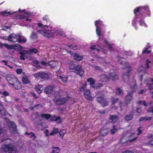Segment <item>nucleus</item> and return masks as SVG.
<instances>
[{
  "label": "nucleus",
  "instance_id": "1",
  "mask_svg": "<svg viewBox=\"0 0 153 153\" xmlns=\"http://www.w3.org/2000/svg\"><path fill=\"white\" fill-rule=\"evenodd\" d=\"M38 27L37 28L38 32L40 34L46 37L50 38L53 37L55 34L59 36H65V33L62 31H56L55 32L53 30L51 31L44 30L43 28L44 27H48V25H43L41 23L37 24Z\"/></svg>",
  "mask_w": 153,
  "mask_h": 153
},
{
  "label": "nucleus",
  "instance_id": "2",
  "mask_svg": "<svg viewBox=\"0 0 153 153\" xmlns=\"http://www.w3.org/2000/svg\"><path fill=\"white\" fill-rule=\"evenodd\" d=\"M1 152H8V153H18L16 149L11 144H5L1 148Z\"/></svg>",
  "mask_w": 153,
  "mask_h": 153
},
{
  "label": "nucleus",
  "instance_id": "3",
  "mask_svg": "<svg viewBox=\"0 0 153 153\" xmlns=\"http://www.w3.org/2000/svg\"><path fill=\"white\" fill-rule=\"evenodd\" d=\"M38 50L35 48H33L29 50V51H22L19 52L20 54V59L21 60H25V58L27 57L30 53H36Z\"/></svg>",
  "mask_w": 153,
  "mask_h": 153
},
{
  "label": "nucleus",
  "instance_id": "4",
  "mask_svg": "<svg viewBox=\"0 0 153 153\" xmlns=\"http://www.w3.org/2000/svg\"><path fill=\"white\" fill-rule=\"evenodd\" d=\"M69 99L68 97L59 96H57L54 99V101L58 105H62L65 104Z\"/></svg>",
  "mask_w": 153,
  "mask_h": 153
},
{
  "label": "nucleus",
  "instance_id": "5",
  "mask_svg": "<svg viewBox=\"0 0 153 153\" xmlns=\"http://www.w3.org/2000/svg\"><path fill=\"white\" fill-rule=\"evenodd\" d=\"M100 78L102 81L106 82L108 81L109 79H111L114 80H116L118 79V76L115 72H113L110 73L109 76L104 74L100 76Z\"/></svg>",
  "mask_w": 153,
  "mask_h": 153
},
{
  "label": "nucleus",
  "instance_id": "6",
  "mask_svg": "<svg viewBox=\"0 0 153 153\" xmlns=\"http://www.w3.org/2000/svg\"><path fill=\"white\" fill-rule=\"evenodd\" d=\"M5 120L10 128L11 132L13 134H14L16 130L15 124L12 122L10 121L9 119L6 118H5Z\"/></svg>",
  "mask_w": 153,
  "mask_h": 153
},
{
  "label": "nucleus",
  "instance_id": "7",
  "mask_svg": "<svg viewBox=\"0 0 153 153\" xmlns=\"http://www.w3.org/2000/svg\"><path fill=\"white\" fill-rule=\"evenodd\" d=\"M97 100L98 102L101 103L103 107H105L108 104V102L104 99V97L102 95H98L97 97Z\"/></svg>",
  "mask_w": 153,
  "mask_h": 153
},
{
  "label": "nucleus",
  "instance_id": "8",
  "mask_svg": "<svg viewBox=\"0 0 153 153\" xmlns=\"http://www.w3.org/2000/svg\"><path fill=\"white\" fill-rule=\"evenodd\" d=\"M6 77L7 81L11 85L16 80L17 78L13 75L7 74Z\"/></svg>",
  "mask_w": 153,
  "mask_h": 153
},
{
  "label": "nucleus",
  "instance_id": "9",
  "mask_svg": "<svg viewBox=\"0 0 153 153\" xmlns=\"http://www.w3.org/2000/svg\"><path fill=\"white\" fill-rule=\"evenodd\" d=\"M131 69L130 68L127 67L123 70L124 73L123 76V80L125 82L127 81L128 79V74L130 72Z\"/></svg>",
  "mask_w": 153,
  "mask_h": 153
},
{
  "label": "nucleus",
  "instance_id": "10",
  "mask_svg": "<svg viewBox=\"0 0 153 153\" xmlns=\"http://www.w3.org/2000/svg\"><path fill=\"white\" fill-rule=\"evenodd\" d=\"M74 71V73L79 75L80 76H82L84 73V71L83 68L80 65H77Z\"/></svg>",
  "mask_w": 153,
  "mask_h": 153
},
{
  "label": "nucleus",
  "instance_id": "11",
  "mask_svg": "<svg viewBox=\"0 0 153 153\" xmlns=\"http://www.w3.org/2000/svg\"><path fill=\"white\" fill-rule=\"evenodd\" d=\"M102 24V23L100 20L97 21L95 22V25L96 26V33L99 36H100L101 32V29L99 27Z\"/></svg>",
  "mask_w": 153,
  "mask_h": 153
},
{
  "label": "nucleus",
  "instance_id": "12",
  "mask_svg": "<svg viewBox=\"0 0 153 153\" xmlns=\"http://www.w3.org/2000/svg\"><path fill=\"white\" fill-rule=\"evenodd\" d=\"M18 36H17L15 34L12 33L9 36L8 38V40L9 41L12 42H16L18 41Z\"/></svg>",
  "mask_w": 153,
  "mask_h": 153
},
{
  "label": "nucleus",
  "instance_id": "13",
  "mask_svg": "<svg viewBox=\"0 0 153 153\" xmlns=\"http://www.w3.org/2000/svg\"><path fill=\"white\" fill-rule=\"evenodd\" d=\"M15 89L18 90L21 88L22 85L21 83L16 79V80L11 85Z\"/></svg>",
  "mask_w": 153,
  "mask_h": 153
},
{
  "label": "nucleus",
  "instance_id": "14",
  "mask_svg": "<svg viewBox=\"0 0 153 153\" xmlns=\"http://www.w3.org/2000/svg\"><path fill=\"white\" fill-rule=\"evenodd\" d=\"M84 95L85 97L88 100H91L93 99L92 97L91 96L90 91L88 89H86L84 92Z\"/></svg>",
  "mask_w": 153,
  "mask_h": 153
},
{
  "label": "nucleus",
  "instance_id": "15",
  "mask_svg": "<svg viewBox=\"0 0 153 153\" xmlns=\"http://www.w3.org/2000/svg\"><path fill=\"white\" fill-rule=\"evenodd\" d=\"M148 7H139L135 9L134 10V13L136 15L137 13H141V11H142L143 10L148 9Z\"/></svg>",
  "mask_w": 153,
  "mask_h": 153
},
{
  "label": "nucleus",
  "instance_id": "16",
  "mask_svg": "<svg viewBox=\"0 0 153 153\" xmlns=\"http://www.w3.org/2000/svg\"><path fill=\"white\" fill-rule=\"evenodd\" d=\"M35 89L38 93L40 94L42 93L43 90V86L40 85H36Z\"/></svg>",
  "mask_w": 153,
  "mask_h": 153
},
{
  "label": "nucleus",
  "instance_id": "17",
  "mask_svg": "<svg viewBox=\"0 0 153 153\" xmlns=\"http://www.w3.org/2000/svg\"><path fill=\"white\" fill-rule=\"evenodd\" d=\"M83 55L82 54H76L74 56V59L77 61H80L82 59Z\"/></svg>",
  "mask_w": 153,
  "mask_h": 153
},
{
  "label": "nucleus",
  "instance_id": "18",
  "mask_svg": "<svg viewBox=\"0 0 153 153\" xmlns=\"http://www.w3.org/2000/svg\"><path fill=\"white\" fill-rule=\"evenodd\" d=\"M78 65L75 62H71L69 65V68L70 70H75Z\"/></svg>",
  "mask_w": 153,
  "mask_h": 153
},
{
  "label": "nucleus",
  "instance_id": "19",
  "mask_svg": "<svg viewBox=\"0 0 153 153\" xmlns=\"http://www.w3.org/2000/svg\"><path fill=\"white\" fill-rule=\"evenodd\" d=\"M49 78V76L47 73L41 72L40 79H43L44 80H47Z\"/></svg>",
  "mask_w": 153,
  "mask_h": 153
},
{
  "label": "nucleus",
  "instance_id": "20",
  "mask_svg": "<svg viewBox=\"0 0 153 153\" xmlns=\"http://www.w3.org/2000/svg\"><path fill=\"white\" fill-rule=\"evenodd\" d=\"M58 77H59L63 83H65L67 82L68 78L67 76L63 75L62 76H59Z\"/></svg>",
  "mask_w": 153,
  "mask_h": 153
},
{
  "label": "nucleus",
  "instance_id": "21",
  "mask_svg": "<svg viewBox=\"0 0 153 153\" xmlns=\"http://www.w3.org/2000/svg\"><path fill=\"white\" fill-rule=\"evenodd\" d=\"M57 64L56 62L51 61L48 63V66H50V68H53L56 67L57 65Z\"/></svg>",
  "mask_w": 153,
  "mask_h": 153
},
{
  "label": "nucleus",
  "instance_id": "22",
  "mask_svg": "<svg viewBox=\"0 0 153 153\" xmlns=\"http://www.w3.org/2000/svg\"><path fill=\"white\" fill-rule=\"evenodd\" d=\"M53 87L52 86H49L44 89V91L47 94H49L52 92Z\"/></svg>",
  "mask_w": 153,
  "mask_h": 153
},
{
  "label": "nucleus",
  "instance_id": "23",
  "mask_svg": "<svg viewBox=\"0 0 153 153\" xmlns=\"http://www.w3.org/2000/svg\"><path fill=\"white\" fill-rule=\"evenodd\" d=\"M23 83L24 84H28L30 82V81L26 76H23L22 79Z\"/></svg>",
  "mask_w": 153,
  "mask_h": 153
},
{
  "label": "nucleus",
  "instance_id": "24",
  "mask_svg": "<svg viewBox=\"0 0 153 153\" xmlns=\"http://www.w3.org/2000/svg\"><path fill=\"white\" fill-rule=\"evenodd\" d=\"M0 15L3 16H6L13 14V12L7 11H3L0 13Z\"/></svg>",
  "mask_w": 153,
  "mask_h": 153
},
{
  "label": "nucleus",
  "instance_id": "25",
  "mask_svg": "<svg viewBox=\"0 0 153 153\" xmlns=\"http://www.w3.org/2000/svg\"><path fill=\"white\" fill-rule=\"evenodd\" d=\"M18 42L19 43H25L26 42L27 40L26 38L21 36H18Z\"/></svg>",
  "mask_w": 153,
  "mask_h": 153
},
{
  "label": "nucleus",
  "instance_id": "26",
  "mask_svg": "<svg viewBox=\"0 0 153 153\" xmlns=\"http://www.w3.org/2000/svg\"><path fill=\"white\" fill-rule=\"evenodd\" d=\"M24 15H21L18 18L20 19H24L27 17H29L31 16L30 14L29 13H26Z\"/></svg>",
  "mask_w": 153,
  "mask_h": 153
},
{
  "label": "nucleus",
  "instance_id": "27",
  "mask_svg": "<svg viewBox=\"0 0 153 153\" xmlns=\"http://www.w3.org/2000/svg\"><path fill=\"white\" fill-rule=\"evenodd\" d=\"M52 150L50 153H59V149L58 147H53L52 148Z\"/></svg>",
  "mask_w": 153,
  "mask_h": 153
},
{
  "label": "nucleus",
  "instance_id": "28",
  "mask_svg": "<svg viewBox=\"0 0 153 153\" xmlns=\"http://www.w3.org/2000/svg\"><path fill=\"white\" fill-rule=\"evenodd\" d=\"M110 119L112 123L116 122L118 120V118L116 116L112 115L110 117Z\"/></svg>",
  "mask_w": 153,
  "mask_h": 153
},
{
  "label": "nucleus",
  "instance_id": "29",
  "mask_svg": "<svg viewBox=\"0 0 153 153\" xmlns=\"http://www.w3.org/2000/svg\"><path fill=\"white\" fill-rule=\"evenodd\" d=\"M87 81L90 83L91 86L93 88L94 85V80L92 78H90L88 79Z\"/></svg>",
  "mask_w": 153,
  "mask_h": 153
},
{
  "label": "nucleus",
  "instance_id": "30",
  "mask_svg": "<svg viewBox=\"0 0 153 153\" xmlns=\"http://www.w3.org/2000/svg\"><path fill=\"white\" fill-rule=\"evenodd\" d=\"M40 116L42 118H45L46 119H48L51 117V115L49 114H41Z\"/></svg>",
  "mask_w": 153,
  "mask_h": 153
},
{
  "label": "nucleus",
  "instance_id": "31",
  "mask_svg": "<svg viewBox=\"0 0 153 153\" xmlns=\"http://www.w3.org/2000/svg\"><path fill=\"white\" fill-rule=\"evenodd\" d=\"M108 132V130L107 129H102L101 131V134L102 135L104 136L107 134Z\"/></svg>",
  "mask_w": 153,
  "mask_h": 153
},
{
  "label": "nucleus",
  "instance_id": "32",
  "mask_svg": "<svg viewBox=\"0 0 153 153\" xmlns=\"http://www.w3.org/2000/svg\"><path fill=\"white\" fill-rule=\"evenodd\" d=\"M59 131L58 129L57 128H54L52 131V132H51L50 134V136H52L53 134H57Z\"/></svg>",
  "mask_w": 153,
  "mask_h": 153
},
{
  "label": "nucleus",
  "instance_id": "33",
  "mask_svg": "<svg viewBox=\"0 0 153 153\" xmlns=\"http://www.w3.org/2000/svg\"><path fill=\"white\" fill-rule=\"evenodd\" d=\"M149 138H151L152 140H150L148 142V143L153 146V134H149L148 136Z\"/></svg>",
  "mask_w": 153,
  "mask_h": 153
},
{
  "label": "nucleus",
  "instance_id": "34",
  "mask_svg": "<svg viewBox=\"0 0 153 153\" xmlns=\"http://www.w3.org/2000/svg\"><path fill=\"white\" fill-rule=\"evenodd\" d=\"M132 117L133 116L132 114H130L127 115L126 116L125 119L127 121H128L131 120L132 119Z\"/></svg>",
  "mask_w": 153,
  "mask_h": 153
},
{
  "label": "nucleus",
  "instance_id": "35",
  "mask_svg": "<svg viewBox=\"0 0 153 153\" xmlns=\"http://www.w3.org/2000/svg\"><path fill=\"white\" fill-rule=\"evenodd\" d=\"M120 153H134V152L129 149H125L122 150Z\"/></svg>",
  "mask_w": 153,
  "mask_h": 153
},
{
  "label": "nucleus",
  "instance_id": "36",
  "mask_svg": "<svg viewBox=\"0 0 153 153\" xmlns=\"http://www.w3.org/2000/svg\"><path fill=\"white\" fill-rule=\"evenodd\" d=\"M151 119V118L150 117H142L141 118L140 120V121H145V120H150Z\"/></svg>",
  "mask_w": 153,
  "mask_h": 153
},
{
  "label": "nucleus",
  "instance_id": "37",
  "mask_svg": "<svg viewBox=\"0 0 153 153\" xmlns=\"http://www.w3.org/2000/svg\"><path fill=\"white\" fill-rule=\"evenodd\" d=\"M116 93L118 95H121L123 94L122 91L120 88L117 89Z\"/></svg>",
  "mask_w": 153,
  "mask_h": 153
},
{
  "label": "nucleus",
  "instance_id": "38",
  "mask_svg": "<svg viewBox=\"0 0 153 153\" xmlns=\"http://www.w3.org/2000/svg\"><path fill=\"white\" fill-rule=\"evenodd\" d=\"M118 60L119 63L121 64H123V62H124L125 61V59L124 58L121 57H118Z\"/></svg>",
  "mask_w": 153,
  "mask_h": 153
},
{
  "label": "nucleus",
  "instance_id": "39",
  "mask_svg": "<svg viewBox=\"0 0 153 153\" xmlns=\"http://www.w3.org/2000/svg\"><path fill=\"white\" fill-rule=\"evenodd\" d=\"M86 84L85 83L84 84L82 85V86L80 88V91H84V92L85 90V88H86Z\"/></svg>",
  "mask_w": 153,
  "mask_h": 153
},
{
  "label": "nucleus",
  "instance_id": "40",
  "mask_svg": "<svg viewBox=\"0 0 153 153\" xmlns=\"http://www.w3.org/2000/svg\"><path fill=\"white\" fill-rule=\"evenodd\" d=\"M37 35L34 32H33L32 33L30 37L32 39H35L37 38Z\"/></svg>",
  "mask_w": 153,
  "mask_h": 153
},
{
  "label": "nucleus",
  "instance_id": "41",
  "mask_svg": "<svg viewBox=\"0 0 153 153\" xmlns=\"http://www.w3.org/2000/svg\"><path fill=\"white\" fill-rule=\"evenodd\" d=\"M126 101L128 102L130 101L132 98V95L130 94H128L126 97Z\"/></svg>",
  "mask_w": 153,
  "mask_h": 153
},
{
  "label": "nucleus",
  "instance_id": "42",
  "mask_svg": "<svg viewBox=\"0 0 153 153\" xmlns=\"http://www.w3.org/2000/svg\"><path fill=\"white\" fill-rule=\"evenodd\" d=\"M102 86V85L100 83H97L95 84L93 86V88L97 89L98 88L101 87Z\"/></svg>",
  "mask_w": 153,
  "mask_h": 153
},
{
  "label": "nucleus",
  "instance_id": "43",
  "mask_svg": "<svg viewBox=\"0 0 153 153\" xmlns=\"http://www.w3.org/2000/svg\"><path fill=\"white\" fill-rule=\"evenodd\" d=\"M151 82L150 84H147V86L150 89H153V79H152L151 80Z\"/></svg>",
  "mask_w": 153,
  "mask_h": 153
},
{
  "label": "nucleus",
  "instance_id": "44",
  "mask_svg": "<svg viewBox=\"0 0 153 153\" xmlns=\"http://www.w3.org/2000/svg\"><path fill=\"white\" fill-rule=\"evenodd\" d=\"M60 118V117L59 116H58L56 117L55 116H53L51 118V120L52 121H57Z\"/></svg>",
  "mask_w": 153,
  "mask_h": 153
},
{
  "label": "nucleus",
  "instance_id": "45",
  "mask_svg": "<svg viewBox=\"0 0 153 153\" xmlns=\"http://www.w3.org/2000/svg\"><path fill=\"white\" fill-rule=\"evenodd\" d=\"M33 76L36 79H40L41 72L34 74Z\"/></svg>",
  "mask_w": 153,
  "mask_h": 153
},
{
  "label": "nucleus",
  "instance_id": "46",
  "mask_svg": "<svg viewBox=\"0 0 153 153\" xmlns=\"http://www.w3.org/2000/svg\"><path fill=\"white\" fill-rule=\"evenodd\" d=\"M14 48L15 49H19V50H20L22 49V47L21 46L18 45V44H16L14 46Z\"/></svg>",
  "mask_w": 153,
  "mask_h": 153
},
{
  "label": "nucleus",
  "instance_id": "47",
  "mask_svg": "<svg viewBox=\"0 0 153 153\" xmlns=\"http://www.w3.org/2000/svg\"><path fill=\"white\" fill-rule=\"evenodd\" d=\"M39 63V62L37 60H35L33 61V65L37 67H38V64Z\"/></svg>",
  "mask_w": 153,
  "mask_h": 153
},
{
  "label": "nucleus",
  "instance_id": "48",
  "mask_svg": "<svg viewBox=\"0 0 153 153\" xmlns=\"http://www.w3.org/2000/svg\"><path fill=\"white\" fill-rule=\"evenodd\" d=\"M140 25L141 26H143L145 27H147V25L145 24V23L142 20H140Z\"/></svg>",
  "mask_w": 153,
  "mask_h": 153
},
{
  "label": "nucleus",
  "instance_id": "49",
  "mask_svg": "<svg viewBox=\"0 0 153 153\" xmlns=\"http://www.w3.org/2000/svg\"><path fill=\"white\" fill-rule=\"evenodd\" d=\"M143 130V128L141 127H140L139 128H138L137 129L138 133L137 134V135H139V134H141L142 133Z\"/></svg>",
  "mask_w": 153,
  "mask_h": 153
},
{
  "label": "nucleus",
  "instance_id": "50",
  "mask_svg": "<svg viewBox=\"0 0 153 153\" xmlns=\"http://www.w3.org/2000/svg\"><path fill=\"white\" fill-rule=\"evenodd\" d=\"M96 45H94L93 46L91 47V51H96L97 52H98L99 51V50L97 48H96Z\"/></svg>",
  "mask_w": 153,
  "mask_h": 153
},
{
  "label": "nucleus",
  "instance_id": "51",
  "mask_svg": "<svg viewBox=\"0 0 153 153\" xmlns=\"http://www.w3.org/2000/svg\"><path fill=\"white\" fill-rule=\"evenodd\" d=\"M4 46L8 49H11L12 48V47L11 45H8L7 44H4Z\"/></svg>",
  "mask_w": 153,
  "mask_h": 153
},
{
  "label": "nucleus",
  "instance_id": "52",
  "mask_svg": "<svg viewBox=\"0 0 153 153\" xmlns=\"http://www.w3.org/2000/svg\"><path fill=\"white\" fill-rule=\"evenodd\" d=\"M65 133V130L63 129L60 130L59 132L60 135L62 136H63Z\"/></svg>",
  "mask_w": 153,
  "mask_h": 153
},
{
  "label": "nucleus",
  "instance_id": "53",
  "mask_svg": "<svg viewBox=\"0 0 153 153\" xmlns=\"http://www.w3.org/2000/svg\"><path fill=\"white\" fill-rule=\"evenodd\" d=\"M48 18L47 16H45L43 17V20L46 21L47 23H48V24L50 25V24L49 23V22L48 21Z\"/></svg>",
  "mask_w": 153,
  "mask_h": 153
},
{
  "label": "nucleus",
  "instance_id": "54",
  "mask_svg": "<svg viewBox=\"0 0 153 153\" xmlns=\"http://www.w3.org/2000/svg\"><path fill=\"white\" fill-rule=\"evenodd\" d=\"M7 112L5 111V110L3 109L1 111H0V113L2 116L5 115L6 114Z\"/></svg>",
  "mask_w": 153,
  "mask_h": 153
},
{
  "label": "nucleus",
  "instance_id": "55",
  "mask_svg": "<svg viewBox=\"0 0 153 153\" xmlns=\"http://www.w3.org/2000/svg\"><path fill=\"white\" fill-rule=\"evenodd\" d=\"M139 104H140L143 105L145 106H146L147 104L145 101H140L138 102Z\"/></svg>",
  "mask_w": 153,
  "mask_h": 153
},
{
  "label": "nucleus",
  "instance_id": "56",
  "mask_svg": "<svg viewBox=\"0 0 153 153\" xmlns=\"http://www.w3.org/2000/svg\"><path fill=\"white\" fill-rule=\"evenodd\" d=\"M2 29L3 30L8 31V30H10V27L4 26L2 27Z\"/></svg>",
  "mask_w": 153,
  "mask_h": 153
},
{
  "label": "nucleus",
  "instance_id": "57",
  "mask_svg": "<svg viewBox=\"0 0 153 153\" xmlns=\"http://www.w3.org/2000/svg\"><path fill=\"white\" fill-rule=\"evenodd\" d=\"M37 106L39 108V107H42V105L40 104H38L35 105H34V107H30V108L31 110H33L34 108L37 107Z\"/></svg>",
  "mask_w": 153,
  "mask_h": 153
},
{
  "label": "nucleus",
  "instance_id": "58",
  "mask_svg": "<svg viewBox=\"0 0 153 153\" xmlns=\"http://www.w3.org/2000/svg\"><path fill=\"white\" fill-rule=\"evenodd\" d=\"M22 71V70L21 69H17L16 70V72L18 74H20Z\"/></svg>",
  "mask_w": 153,
  "mask_h": 153
},
{
  "label": "nucleus",
  "instance_id": "59",
  "mask_svg": "<svg viewBox=\"0 0 153 153\" xmlns=\"http://www.w3.org/2000/svg\"><path fill=\"white\" fill-rule=\"evenodd\" d=\"M30 135L31 137H33V139H35L36 138V136L35 135V134L32 132L30 133Z\"/></svg>",
  "mask_w": 153,
  "mask_h": 153
},
{
  "label": "nucleus",
  "instance_id": "60",
  "mask_svg": "<svg viewBox=\"0 0 153 153\" xmlns=\"http://www.w3.org/2000/svg\"><path fill=\"white\" fill-rule=\"evenodd\" d=\"M116 130H117V129L115 128V126H113V128L111 130V133L112 134H114L115 133V131H116Z\"/></svg>",
  "mask_w": 153,
  "mask_h": 153
},
{
  "label": "nucleus",
  "instance_id": "61",
  "mask_svg": "<svg viewBox=\"0 0 153 153\" xmlns=\"http://www.w3.org/2000/svg\"><path fill=\"white\" fill-rule=\"evenodd\" d=\"M147 48H146L145 49V50H143V53H150V51H148L147 50Z\"/></svg>",
  "mask_w": 153,
  "mask_h": 153
},
{
  "label": "nucleus",
  "instance_id": "62",
  "mask_svg": "<svg viewBox=\"0 0 153 153\" xmlns=\"http://www.w3.org/2000/svg\"><path fill=\"white\" fill-rule=\"evenodd\" d=\"M151 62L149 61L148 59H147L146 60V68H149V66L148 65V64L149 63H150Z\"/></svg>",
  "mask_w": 153,
  "mask_h": 153
},
{
  "label": "nucleus",
  "instance_id": "63",
  "mask_svg": "<svg viewBox=\"0 0 153 153\" xmlns=\"http://www.w3.org/2000/svg\"><path fill=\"white\" fill-rule=\"evenodd\" d=\"M68 46V47H69L70 48L72 49L73 50H76V48L75 46L73 47L72 46L70 45Z\"/></svg>",
  "mask_w": 153,
  "mask_h": 153
},
{
  "label": "nucleus",
  "instance_id": "64",
  "mask_svg": "<svg viewBox=\"0 0 153 153\" xmlns=\"http://www.w3.org/2000/svg\"><path fill=\"white\" fill-rule=\"evenodd\" d=\"M95 67V69L96 70L102 71V69L99 66H94Z\"/></svg>",
  "mask_w": 153,
  "mask_h": 153
}]
</instances>
